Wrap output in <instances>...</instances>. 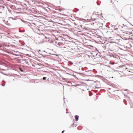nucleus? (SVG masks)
I'll list each match as a JSON object with an SVG mask.
<instances>
[{
	"label": "nucleus",
	"mask_w": 133,
	"mask_h": 133,
	"mask_svg": "<svg viewBox=\"0 0 133 133\" xmlns=\"http://www.w3.org/2000/svg\"><path fill=\"white\" fill-rule=\"evenodd\" d=\"M87 16L86 17V19L89 21H95L97 19L98 16L95 14H91L90 13H88Z\"/></svg>",
	"instance_id": "nucleus-1"
},
{
	"label": "nucleus",
	"mask_w": 133,
	"mask_h": 133,
	"mask_svg": "<svg viewBox=\"0 0 133 133\" xmlns=\"http://www.w3.org/2000/svg\"><path fill=\"white\" fill-rule=\"evenodd\" d=\"M111 2L113 4V6H112L113 7L115 6L116 5H117V4L118 1H116V0H111Z\"/></svg>",
	"instance_id": "nucleus-2"
},
{
	"label": "nucleus",
	"mask_w": 133,
	"mask_h": 133,
	"mask_svg": "<svg viewBox=\"0 0 133 133\" xmlns=\"http://www.w3.org/2000/svg\"><path fill=\"white\" fill-rule=\"evenodd\" d=\"M75 117L76 121H77L78 120V117H79L77 115H76L75 116Z\"/></svg>",
	"instance_id": "nucleus-3"
},
{
	"label": "nucleus",
	"mask_w": 133,
	"mask_h": 133,
	"mask_svg": "<svg viewBox=\"0 0 133 133\" xmlns=\"http://www.w3.org/2000/svg\"><path fill=\"white\" fill-rule=\"evenodd\" d=\"M64 9H60L59 10V11H62V10H64Z\"/></svg>",
	"instance_id": "nucleus-4"
},
{
	"label": "nucleus",
	"mask_w": 133,
	"mask_h": 133,
	"mask_svg": "<svg viewBox=\"0 0 133 133\" xmlns=\"http://www.w3.org/2000/svg\"><path fill=\"white\" fill-rule=\"evenodd\" d=\"M46 79V78L45 77H44L43 78V80H45Z\"/></svg>",
	"instance_id": "nucleus-5"
},
{
	"label": "nucleus",
	"mask_w": 133,
	"mask_h": 133,
	"mask_svg": "<svg viewBox=\"0 0 133 133\" xmlns=\"http://www.w3.org/2000/svg\"><path fill=\"white\" fill-rule=\"evenodd\" d=\"M132 39L133 40V35L132 36Z\"/></svg>",
	"instance_id": "nucleus-6"
},
{
	"label": "nucleus",
	"mask_w": 133,
	"mask_h": 133,
	"mask_svg": "<svg viewBox=\"0 0 133 133\" xmlns=\"http://www.w3.org/2000/svg\"><path fill=\"white\" fill-rule=\"evenodd\" d=\"M62 44V43H59V45H61V44Z\"/></svg>",
	"instance_id": "nucleus-7"
},
{
	"label": "nucleus",
	"mask_w": 133,
	"mask_h": 133,
	"mask_svg": "<svg viewBox=\"0 0 133 133\" xmlns=\"http://www.w3.org/2000/svg\"><path fill=\"white\" fill-rule=\"evenodd\" d=\"M64 130H63V131L62 132V133H63V132H64Z\"/></svg>",
	"instance_id": "nucleus-8"
},
{
	"label": "nucleus",
	"mask_w": 133,
	"mask_h": 133,
	"mask_svg": "<svg viewBox=\"0 0 133 133\" xmlns=\"http://www.w3.org/2000/svg\"><path fill=\"white\" fill-rule=\"evenodd\" d=\"M114 64V63H112V64Z\"/></svg>",
	"instance_id": "nucleus-9"
},
{
	"label": "nucleus",
	"mask_w": 133,
	"mask_h": 133,
	"mask_svg": "<svg viewBox=\"0 0 133 133\" xmlns=\"http://www.w3.org/2000/svg\"><path fill=\"white\" fill-rule=\"evenodd\" d=\"M21 71H23V70H21Z\"/></svg>",
	"instance_id": "nucleus-10"
}]
</instances>
